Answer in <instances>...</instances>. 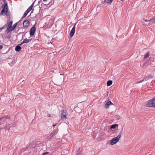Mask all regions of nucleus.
I'll return each instance as SVG.
<instances>
[{
  "mask_svg": "<svg viewBox=\"0 0 155 155\" xmlns=\"http://www.w3.org/2000/svg\"><path fill=\"white\" fill-rule=\"evenodd\" d=\"M10 121V119L8 116H4L0 118V125L2 126L0 127V130L4 128L9 130L10 128L12 127L10 124L7 123L8 122H9Z\"/></svg>",
  "mask_w": 155,
  "mask_h": 155,
  "instance_id": "1",
  "label": "nucleus"
},
{
  "mask_svg": "<svg viewBox=\"0 0 155 155\" xmlns=\"http://www.w3.org/2000/svg\"><path fill=\"white\" fill-rule=\"evenodd\" d=\"M122 130L120 133L116 137L113 138L110 141V144L111 145H113L119 141V139L121 137Z\"/></svg>",
  "mask_w": 155,
  "mask_h": 155,
  "instance_id": "2",
  "label": "nucleus"
},
{
  "mask_svg": "<svg viewBox=\"0 0 155 155\" xmlns=\"http://www.w3.org/2000/svg\"><path fill=\"white\" fill-rule=\"evenodd\" d=\"M8 11V4L6 3L4 4L3 6V9L1 11L0 15H3L6 14Z\"/></svg>",
  "mask_w": 155,
  "mask_h": 155,
  "instance_id": "3",
  "label": "nucleus"
},
{
  "mask_svg": "<svg viewBox=\"0 0 155 155\" xmlns=\"http://www.w3.org/2000/svg\"><path fill=\"white\" fill-rule=\"evenodd\" d=\"M152 63L150 61V60H148L145 63L142 64L141 66L144 68H146L150 65V66L152 67L154 66L155 64H153V61H152Z\"/></svg>",
  "mask_w": 155,
  "mask_h": 155,
  "instance_id": "4",
  "label": "nucleus"
},
{
  "mask_svg": "<svg viewBox=\"0 0 155 155\" xmlns=\"http://www.w3.org/2000/svg\"><path fill=\"white\" fill-rule=\"evenodd\" d=\"M146 106L147 107H155V97L148 101Z\"/></svg>",
  "mask_w": 155,
  "mask_h": 155,
  "instance_id": "5",
  "label": "nucleus"
},
{
  "mask_svg": "<svg viewBox=\"0 0 155 155\" xmlns=\"http://www.w3.org/2000/svg\"><path fill=\"white\" fill-rule=\"evenodd\" d=\"M61 115V118L62 119H65L67 115V110H62Z\"/></svg>",
  "mask_w": 155,
  "mask_h": 155,
  "instance_id": "6",
  "label": "nucleus"
},
{
  "mask_svg": "<svg viewBox=\"0 0 155 155\" xmlns=\"http://www.w3.org/2000/svg\"><path fill=\"white\" fill-rule=\"evenodd\" d=\"M36 30V28L35 25H34L31 28L30 31V35L31 37H32V36L34 35Z\"/></svg>",
  "mask_w": 155,
  "mask_h": 155,
  "instance_id": "7",
  "label": "nucleus"
},
{
  "mask_svg": "<svg viewBox=\"0 0 155 155\" xmlns=\"http://www.w3.org/2000/svg\"><path fill=\"white\" fill-rule=\"evenodd\" d=\"M154 76L151 75H150L149 76H147L144 79H143L141 81H139L137 82V83H141L144 81V80L145 81H147L153 78Z\"/></svg>",
  "mask_w": 155,
  "mask_h": 155,
  "instance_id": "8",
  "label": "nucleus"
},
{
  "mask_svg": "<svg viewBox=\"0 0 155 155\" xmlns=\"http://www.w3.org/2000/svg\"><path fill=\"white\" fill-rule=\"evenodd\" d=\"M75 30V25L72 28L70 32V37L72 38L74 35Z\"/></svg>",
  "mask_w": 155,
  "mask_h": 155,
  "instance_id": "9",
  "label": "nucleus"
},
{
  "mask_svg": "<svg viewBox=\"0 0 155 155\" xmlns=\"http://www.w3.org/2000/svg\"><path fill=\"white\" fill-rule=\"evenodd\" d=\"M58 132V131L56 130H54L52 133L48 137V139H51L52 137L56 135Z\"/></svg>",
  "mask_w": 155,
  "mask_h": 155,
  "instance_id": "10",
  "label": "nucleus"
},
{
  "mask_svg": "<svg viewBox=\"0 0 155 155\" xmlns=\"http://www.w3.org/2000/svg\"><path fill=\"white\" fill-rule=\"evenodd\" d=\"M29 25V21L28 20H25L23 22V26L24 27L27 28Z\"/></svg>",
  "mask_w": 155,
  "mask_h": 155,
  "instance_id": "11",
  "label": "nucleus"
},
{
  "mask_svg": "<svg viewBox=\"0 0 155 155\" xmlns=\"http://www.w3.org/2000/svg\"><path fill=\"white\" fill-rule=\"evenodd\" d=\"M32 9H31L29 7L26 10V11L24 13L23 16H22V18H21V19H22L23 18L25 17L28 14L30 11Z\"/></svg>",
  "mask_w": 155,
  "mask_h": 155,
  "instance_id": "12",
  "label": "nucleus"
},
{
  "mask_svg": "<svg viewBox=\"0 0 155 155\" xmlns=\"http://www.w3.org/2000/svg\"><path fill=\"white\" fill-rule=\"evenodd\" d=\"M113 0H104V1L101 2L102 4H104L105 3H107L108 4L110 5L113 2Z\"/></svg>",
  "mask_w": 155,
  "mask_h": 155,
  "instance_id": "13",
  "label": "nucleus"
},
{
  "mask_svg": "<svg viewBox=\"0 0 155 155\" xmlns=\"http://www.w3.org/2000/svg\"><path fill=\"white\" fill-rule=\"evenodd\" d=\"M21 48L19 45H17L15 48V50L16 51L19 52L21 51Z\"/></svg>",
  "mask_w": 155,
  "mask_h": 155,
  "instance_id": "14",
  "label": "nucleus"
},
{
  "mask_svg": "<svg viewBox=\"0 0 155 155\" xmlns=\"http://www.w3.org/2000/svg\"><path fill=\"white\" fill-rule=\"evenodd\" d=\"M150 24H153L155 23V16L149 21Z\"/></svg>",
  "mask_w": 155,
  "mask_h": 155,
  "instance_id": "15",
  "label": "nucleus"
},
{
  "mask_svg": "<svg viewBox=\"0 0 155 155\" xmlns=\"http://www.w3.org/2000/svg\"><path fill=\"white\" fill-rule=\"evenodd\" d=\"M12 27V26L11 25H10L8 24V26H7V30L8 32H11V29Z\"/></svg>",
  "mask_w": 155,
  "mask_h": 155,
  "instance_id": "16",
  "label": "nucleus"
},
{
  "mask_svg": "<svg viewBox=\"0 0 155 155\" xmlns=\"http://www.w3.org/2000/svg\"><path fill=\"white\" fill-rule=\"evenodd\" d=\"M118 126V125L117 124H113L111 126V127H110V129H115L116 128V127H117Z\"/></svg>",
  "mask_w": 155,
  "mask_h": 155,
  "instance_id": "17",
  "label": "nucleus"
},
{
  "mask_svg": "<svg viewBox=\"0 0 155 155\" xmlns=\"http://www.w3.org/2000/svg\"><path fill=\"white\" fill-rule=\"evenodd\" d=\"M17 24H18V22L14 24V25H13V26H12V27L11 29V32L12 31L14 30V29H15V28L17 26Z\"/></svg>",
  "mask_w": 155,
  "mask_h": 155,
  "instance_id": "18",
  "label": "nucleus"
},
{
  "mask_svg": "<svg viewBox=\"0 0 155 155\" xmlns=\"http://www.w3.org/2000/svg\"><path fill=\"white\" fill-rule=\"evenodd\" d=\"M29 42V40H28L27 38L24 39L22 41L23 43H27Z\"/></svg>",
  "mask_w": 155,
  "mask_h": 155,
  "instance_id": "19",
  "label": "nucleus"
},
{
  "mask_svg": "<svg viewBox=\"0 0 155 155\" xmlns=\"http://www.w3.org/2000/svg\"><path fill=\"white\" fill-rule=\"evenodd\" d=\"M113 82L112 81L109 80L108 81L107 83V86H110L112 84Z\"/></svg>",
  "mask_w": 155,
  "mask_h": 155,
  "instance_id": "20",
  "label": "nucleus"
},
{
  "mask_svg": "<svg viewBox=\"0 0 155 155\" xmlns=\"http://www.w3.org/2000/svg\"><path fill=\"white\" fill-rule=\"evenodd\" d=\"M150 54L149 52H147L146 54H145L144 57V58L145 59L147 58L149 56Z\"/></svg>",
  "mask_w": 155,
  "mask_h": 155,
  "instance_id": "21",
  "label": "nucleus"
},
{
  "mask_svg": "<svg viewBox=\"0 0 155 155\" xmlns=\"http://www.w3.org/2000/svg\"><path fill=\"white\" fill-rule=\"evenodd\" d=\"M110 105V104L109 103L108 101L107 102L105 105V108H107Z\"/></svg>",
  "mask_w": 155,
  "mask_h": 155,
  "instance_id": "22",
  "label": "nucleus"
},
{
  "mask_svg": "<svg viewBox=\"0 0 155 155\" xmlns=\"http://www.w3.org/2000/svg\"><path fill=\"white\" fill-rule=\"evenodd\" d=\"M34 3H35V2H33L32 3V4H31V5L29 7V8H30L31 9H32L31 12H33V11L34 10V9H32V8H33V5H34Z\"/></svg>",
  "mask_w": 155,
  "mask_h": 155,
  "instance_id": "23",
  "label": "nucleus"
},
{
  "mask_svg": "<svg viewBox=\"0 0 155 155\" xmlns=\"http://www.w3.org/2000/svg\"><path fill=\"white\" fill-rule=\"evenodd\" d=\"M7 25H5L3 27L0 28V32L2 30L5 29V28L7 26Z\"/></svg>",
  "mask_w": 155,
  "mask_h": 155,
  "instance_id": "24",
  "label": "nucleus"
},
{
  "mask_svg": "<svg viewBox=\"0 0 155 155\" xmlns=\"http://www.w3.org/2000/svg\"><path fill=\"white\" fill-rule=\"evenodd\" d=\"M54 2V0H51L49 3V4H50L51 5H53Z\"/></svg>",
  "mask_w": 155,
  "mask_h": 155,
  "instance_id": "25",
  "label": "nucleus"
},
{
  "mask_svg": "<svg viewBox=\"0 0 155 155\" xmlns=\"http://www.w3.org/2000/svg\"><path fill=\"white\" fill-rule=\"evenodd\" d=\"M77 155H83L81 153L79 152V151L77 153Z\"/></svg>",
  "mask_w": 155,
  "mask_h": 155,
  "instance_id": "26",
  "label": "nucleus"
},
{
  "mask_svg": "<svg viewBox=\"0 0 155 155\" xmlns=\"http://www.w3.org/2000/svg\"><path fill=\"white\" fill-rule=\"evenodd\" d=\"M24 81V80H22L21 79L19 81V82H20V83L19 84H21V83H22V82H23Z\"/></svg>",
  "mask_w": 155,
  "mask_h": 155,
  "instance_id": "27",
  "label": "nucleus"
},
{
  "mask_svg": "<svg viewBox=\"0 0 155 155\" xmlns=\"http://www.w3.org/2000/svg\"><path fill=\"white\" fill-rule=\"evenodd\" d=\"M31 37L30 36V37H29V39H28V40H29V42L31 41L33 39V38H31V37Z\"/></svg>",
  "mask_w": 155,
  "mask_h": 155,
  "instance_id": "28",
  "label": "nucleus"
},
{
  "mask_svg": "<svg viewBox=\"0 0 155 155\" xmlns=\"http://www.w3.org/2000/svg\"><path fill=\"white\" fill-rule=\"evenodd\" d=\"M12 23H13V21H10L9 22V24L10 25H11L12 26Z\"/></svg>",
  "mask_w": 155,
  "mask_h": 155,
  "instance_id": "29",
  "label": "nucleus"
},
{
  "mask_svg": "<svg viewBox=\"0 0 155 155\" xmlns=\"http://www.w3.org/2000/svg\"><path fill=\"white\" fill-rule=\"evenodd\" d=\"M3 48V45H0V49L1 50Z\"/></svg>",
  "mask_w": 155,
  "mask_h": 155,
  "instance_id": "30",
  "label": "nucleus"
},
{
  "mask_svg": "<svg viewBox=\"0 0 155 155\" xmlns=\"http://www.w3.org/2000/svg\"><path fill=\"white\" fill-rule=\"evenodd\" d=\"M109 102V103L110 104H110H111V105H113V104L110 101H108Z\"/></svg>",
  "mask_w": 155,
  "mask_h": 155,
  "instance_id": "31",
  "label": "nucleus"
},
{
  "mask_svg": "<svg viewBox=\"0 0 155 155\" xmlns=\"http://www.w3.org/2000/svg\"><path fill=\"white\" fill-rule=\"evenodd\" d=\"M26 150V149L25 148H23L21 150V151H24Z\"/></svg>",
  "mask_w": 155,
  "mask_h": 155,
  "instance_id": "32",
  "label": "nucleus"
},
{
  "mask_svg": "<svg viewBox=\"0 0 155 155\" xmlns=\"http://www.w3.org/2000/svg\"><path fill=\"white\" fill-rule=\"evenodd\" d=\"M143 20L144 21L146 22H147V21H149L148 20H146V19H143Z\"/></svg>",
  "mask_w": 155,
  "mask_h": 155,
  "instance_id": "33",
  "label": "nucleus"
},
{
  "mask_svg": "<svg viewBox=\"0 0 155 155\" xmlns=\"http://www.w3.org/2000/svg\"><path fill=\"white\" fill-rule=\"evenodd\" d=\"M24 43H22V42H21V43L20 44H19L18 45H19V46H21V45L22 44H23Z\"/></svg>",
  "mask_w": 155,
  "mask_h": 155,
  "instance_id": "34",
  "label": "nucleus"
},
{
  "mask_svg": "<svg viewBox=\"0 0 155 155\" xmlns=\"http://www.w3.org/2000/svg\"><path fill=\"white\" fill-rule=\"evenodd\" d=\"M47 116L48 117H51V115L50 114H48V115H47Z\"/></svg>",
  "mask_w": 155,
  "mask_h": 155,
  "instance_id": "35",
  "label": "nucleus"
},
{
  "mask_svg": "<svg viewBox=\"0 0 155 155\" xmlns=\"http://www.w3.org/2000/svg\"><path fill=\"white\" fill-rule=\"evenodd\" d=\"M48 153H49L48 152H45V153H44L45 154H45H47Z\"/></svg>",
  "mask_w": 155,
  "mask_h": 155,
  "instance_id": "36",
  "label": "nucleus"
},
{
  "mask_svg": "<svg viewBox=\"0 0 155 155\" xmlns=\"http://www.w3.org/2000/svg\"><path fill=\"white\" fill-rule=\"evenodd\" d=\"M56 124H55V125H54H54H53V127H55V126H56Z\"/></svg>",
  "mask_w": 155,
  "mask_h": 155,
  "instance_id": "37",
  "label": "nucleus"
},
{
  "mask_svg": "<svg viewBox=\"0 0 155 155\" xmlns=\"http://www.w3.org/2000/svg\"><path fill=\"white\" fill-rule=\"evenodd\" d=\"M3 1H4V2H6V1L5 0H3Z\"/></svg>",
  "mask_w": 155,
  "mask_h": 155,
  "instance_id": "38",
  "label": "nucleus"
},
{
  "mask_svg": "<svg viewBox=\"0 0 155 155\" xmlns=\"http://www.w3.org/2000/svg\"><path fill=\"white\" fill-rule=\"evenodd\" d=\"M43 0V1L45 2V1H47V0Z\"/></svg>",
  "mask_w": 155,
  "mask_h": 155,
  "instance_id": "39",
  "label": "nucleus"
},
{
  "mask_svg": "<svg viewBox=\"0 0 155 155\" xmlns=\"http://www.w3.org/2000/svg\"><path fill=\"white\" fill-rule=\"evenodd\" d=\"M42 155H45V154L43 153V154Z\"/></svg>",
  "mask_w": 155,
  "mask_h": 155,
  "instance_id": "40",
  "label": "nucleus"
},
{
  "mask_svg": "<svg viewBox=\"0 0 155 155\" xmlns=\"http://www.w3.org/2000/svg\"><path fill=\"white\" fill-rule=\"evenodd\" d=\"M121 1H123V0H120Z\"/></svg>",
  "mask_w": 155,
  "mask_h": 155,
  "instance_id": "41",
  "label": "nucleus"
},
{
  "mask_svg": "<svg viewBox=\"0 0 155 155\" xmlns=\"http://www.w3.org/2000/svg\"><path fill=\"white\" fill-rule=\"evenodd\" d=\"M60 75H62V74H61Z\"/></svg>",
  "mask_w": 155,
  "mask_h": 155,
  "instance_id": "42",
  "label": "nucleus"
}]
</instances>
